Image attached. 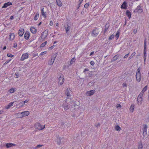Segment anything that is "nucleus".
Instances as JSON below:
<instances>
[{"label": "nucleus", "mask_w": 149, "mask_h": 149, "mask_svg": "<svg viewBox=\"0 0 149 149\" xmlns=\"http://www.w3.org/2000/svg\"><path fill=\"white\" fill-rule=\"evenodd\" d=\"M15 91V88H12L9 90V92L11 93H14Z\"/></svg>", "instance_id": "obj_31"}, {"label": "nucleus", "mask_w": 149, "mask_h": 149, "mask_svg": "<svg viewBox=\"0 0 149 149\" xmlns=\"http://www.w3.org/2000/svg\"><path fill=\"white\" fill-rule=\"evenodd\" d=\"M146 52L145 51V52H144L143 53V58L144 62L146 61Z\"/></svg>", "instance_id": "obj_32"}, {"label": "nucleus", "mask_w": 149, "mask_h": 149, "mask_svg": "<svg viewBox=\"0 0 149 149\" xmlns=\"http://www.w3.org/2000/svg\"><path fill=\"white\" fill-rule=\"evenodd\" d=\"M143 148L142 143L141 141L139 142L138 149H142Z\"/></svg>", "instance_id": "obj_25"}, {"label": "nucleus", "mask_w": 149, "mask_h": 149, "mask_svg": "<svg viewBox=\"0 0 149 149\" xmlns=\"http://www.w3.org/2000/svg\"><path fill=\"white\" fill-rule=\"evenodd\" d=\"M136 81L138 82H139L141 79V74H136Z\"/></svg>", "instance_id": "obj_12"}, {"label": "nucleus", "mask_w": 149, "mask_h": 149, "mask_svg": "<svg viewBox=\"0 0 149 149\" xmlns=\"http://www.w3.org/2000/svg\"><path fill=\"white\" fill-rule=\"evenodd\" d=\"M119 55H116L115 56H114L113 57V60H111V62H112L113 61H114L116 60L119 57Z\"/></svg>", "instance_id": "obj_26"}, {"label": "nucleus", "mask_w": 149, "mask_h": 149, "mask_svg": "<svg viewBox=\"0 0 149 149\" xmlns=\"http://www.w3.org/2000/svg\"><path fill=\"white\" fill-rule=\"evenodd\" d=\"M14 102L10 103L8 105L5 107V108L6 109L9 108L13 106Z\"/></svg>", "instance_id": "obj_28"}, {"label": "nucleus", "mask_w": 149, "mask_h": 149, "mask_svg": "<svg viewBox=\"0 0 149 149\" xmlns=\"http://www.w3.org/2000/svg\"><path fill=\"white\" fill-rule=\"evenodd\" d=\"M30 30L31 32L33 34H35L36 33L37 30L35 28L33 27H31L30 28Z\"/></svg>", "instance_id": "obj_22"}, {"label": "nucleus", "mask_w": 149, "mask_h": 149, "mask_svg": "<svg viewBox=\"0 0 149 149\" xmlns=\"http://www.w3.org/2000/svg\"><path fill=\"white\" fill-rule=\"evenodd\" d=\"M24 29H21L18 31V34L20 36H22L24 33Z\"/></svg>", "instance_id": "obj_14"}, {"label": "nucleus", "mask_w": 149, "mask_h": 149, "mask_svg": "<svg viewBox=\"0 0 149 149\" xmlns=\"http://www.w3.org/2000/svg\"><path fill=\"white\" fill-rule=\"evenodd\" d=\"M119 34H120V32L119 31H117V32L115 35V37H116V39H117L118 38L119 36Z\"/></svg>", "instance_id": "obj_34"}, {"label": "nucleus", "mask_w": 149, "mask_h": 149, "mask_svg": "<svg viewBox=\"0 0 149 149\" xmlns=\"http://www.w3.org/2000/svg\"><path fill=\"white\" fill-rule=\"evenodd\" d=\"M79 5H80L81 4V3L83 1V0H79Z\"/></svg>", "instance_id": "obj_56"}, {"label": "nucleus", "mask_w": 149, "mask_h": 149, "mask_svg": "<svg viewBox=\"0 0 149 149\" xmlns=\"http://www.w3.org/2000/svg\"><path fill=\"white\" fill-rule=\"evenodd\" d=\"M47 43V42L45 41V42L42 43L40 45V47H43L45 46Z\"/></svg>", "instance_id": "obj_38"}, {"label": "nucleus", "mask_w": 149, "mask_h": 149, "mask_svg": "<svg viewBox=\"0 0 149 149\" xmlns=\"http://www.w3.org/2000/svg\"><path fill=\"white\" fill-rule=\"evenodd\" d=\"M144 46H146V39H145L144 41Z\"/></svg>", "instance_id": "obj_58"}, {"label": "nucleus", "mask_w": 149, "mask_h": 149, "mask_svg": "<svg viewBox=\"0 0 149 149\" xmlns=\"http://www.w3.org/2000/svg\"><path fill=\"white\" fill-rule=\"evenodd\" d=\"M61 107L63 110L66 111L69 109L70 106L69 104L67 103L66 101H65V102H64L63 104L61 105Z\"/></svg>", "instance_id": "obj_2"}, {"label": "nucleus", "mask_w": 149, "mask_h": 149, "mask_svg": "<svg viewBox=\"0 0 149 149\" xmlns=\"http://www.w3.org/2000/svg\"><path fill=\"white\" fill-rule=\"evenodd\" d=\"M143 99L142 98V97L138 95L137 99V104L139 105L141 104L143 101Z\"/></svg>", "instance_id": "obj_8"}, {"label": "nucleus", "mask_w": 149, "mask_h": 149, "mask_svg": "<svg viewBox=\"0 0 149 149\" xmlns=\"http://www.w3.org/2000/svg\"><path fill=\"white\" fill-rule=\"evenodd\" d=\"M75 61V59L74 58H73L71 60L70 62V64H72Z\"/></svg>", "instance_id": "obj_37"}, {"label": "nucleus", "mask_w": 149, "mask_h": 149, "mask_svg": "<svg viewBox=\"0 0 149 149\" xmlns=\"http://www.w3.org/2000/svg\"><path fill=\"white\" fill-rule=\"evenodd\" d=\"M141 74V73L140 72V69L139 68L137 69V72L136 73V74Z\"/></svg>", "instance_id": "obj_48"}, {"label": "nucleus", "mask_w": 149, "mask_h": 149, "mask_svg": "<svg viewBox=\"0 0 149 149\" xmlns=\"http://www.w3.org/2000/svg\"><path fill=\"white\" fill-rule=\"evenodd\" d=\"M144 93H143V92H141L138 95L139 96L143 97V95Z\"/></svg>", "instance_id": "obj_49"}, {"label": "nucleus", "mask_w": 149, "mask_h": 149, "mask_svg": "<svg viewBox=\"0 0 149 149\" xmlns=\"http://www.w3.org/2000/svg\"><path fill=\"white\" fill-rule=\"evenodd\" d=\"M90 64H91V65H94L95 63L93 61H91L90 62Z\"/></svg>", "instance_id": "obj_50"}, {"label": "nucleus", "mask_w": 149, "mask_h": 149, "mask_svg": "<svg viewBox=\"0 0 149 149\" xmlns=\"http://www.w3.org/2000/svg\"><path fill=\"white\" fill-rule=\"evenodd\" d=\"M135 105L134 104H132L129 108V110L130 112L132 113L133 112L135 108Z\"/></svg>", "instance_id": "obj_18"}, {"label": "nucleus", "mask_w": 149, "mask_h": 149, "mask_svg": "<svg viewBox=\"0 0 149 149\" xmlns=\"http://www.w3.org/2000/svg\"><path fill=\"white\" fill-rule=\"evenodd\" d=\"M10 60H11V59L9 61H6L4 64L5 65V64H7L10 61Z\"/></svg>", "instance_id": "obj_62"}, {"label": "nucleus", "mask_w": 149, "mask_h": 149, "mask_svg": "<svg viewBox=\"0 0 149 149\" xmlns=\"http://www.w3.org/2000/svg\"><path fill=\"white\" fill-rule=\"evenodd\" d=\"M114 37V35L113 34L109 38V40H110L113 38Z\"/></svg>", "instance_id": "obj_41"}, {"label": "nucleus", "mask_w": 149, "mask_h": 149, "mask_svg": "<svg viewBox=\"0 0 149 149\" xmlns=\"http://www.w3.org/2000/svg\"><path fill=\"white\" fill-rule=\"evenodd\" d=\"M15 75L16 76L15 77L16 78H18L19 77V74L18 73H15Z\"/></svg>", "instance_id": "obj_51"}, {"label": "nucleus", "mask_w": 149, "mask_h": 149, "mask_svg": "<svg viewBox=\"0 0 149 149\" xmlns=\"http://www.w3.org/2000/svg\"><path fill=\"white\" fill-rule=\"evenodd\" d=\"M47 53V52L46 51H44V52H41L40 53V55H43L44 54H46Z\"/></svg>", "instance_id": "obj_46"}, {"label": "nucleus", "mask_w": 149, "mask_h": 149, "mask_svg": "<svg viewBox=\"0 0 149 149\" xmlns=\"http://www.w3.org/2000/svg\"><path fill=\"white\" fill-rule=\"evenodd\" d=\"M29 55L27 53H25L23 54L20 59V60L23 61L25 59H27L28 58Z\"/></svg>", "instance_id": "obj_7"}, {"label": "nucleus", "mask_w": 149, "mask_h": 149, "mask_svg": "<svg viewBox=\"0 0 149 149\" xmlns=\"http://www.w3.org/2000/svg\"><path fill=\"white\" fill-rule=\"evenodd\" d=\"M64 81V79L62 75H61L58 79V84L60 85L63 84Z\"/></svg>", "instance_id": "obj_4"}, {"label": "nucleus", "mask_w": 149, "mask_h": 149, "mask_svg": "<svg viewBox=\"0 0 149 149\" xmlns=\"http://www.w3.org/2000/svg\"><path fill=\"white\" fill-rule=\"evenodd\" d=\"M129 54H126V55L125 56H124V58H127V57H128V56Z\"/></svg>", "instance_id": "obj_59"}, {"label": "nucleus", "mask_w": 149, "mask_h": 149, "mask_svg": "<svg viewBox=\"0 0 149 149\" xmlns=\"http://www.w3.org/2000/svg\"><path fill=\"white\" fill-rule=\"evenodd\" d=\"M88 68H85L84 71V72H85L86 71H88Z\"/></svg>", "instance_id": "obj_63"}, {"label": "nucleus", "mask_w": 149, "mask_h": 149, "mask_svg": "<svg viewBox=\"0 0 149 149\" xmlns=\"http://www.w3.org/2000/svg\"><path fill=\"white\" fill-rule=\"evenodd\" d=\"M56 141L58 145H60L61 143V138L58 135H56Z\"/></svg>", "instance_id": "obj_6"}, {"label": "nucleus", "mask_w": 149, "mask_h": 149, "mask_svg": "<svg viewBox=\"0 0 149 149\" xmlns=\"http://www.w3.org/2000/svg\"><path fill=\"white\" fill-rule=\"evenodd\" d=\"M123 87H126L127 86V85H126V84L123 83Z\"/></svg>", "instance_id": "obj_60"}, {"label": "nucleus", "mask_w": 149, "mask_h": 149, "mask_svg": "<svg viewBox=\"0 0 149 149\" xmlns=\"http://www.w3.org/2000/svg\"><path fill=\"white\" fill-rule=\"evenodd\" d=\"M135 54L136 53L135 52H134L129 57V59H130L132 58L135 55Z\"/></svg>", "instance_id": "obj_35"}, {"label": "nucleus", "mask_w": 149, "mask_h": 149, "mask_svg": "<svg viewBox=\"0 0 149 149\" xmlns=\"http://www.w3.org/2000/svg\"><path fill=\"white\" fill-rule=\"evenodd\" d=\"M94 52H92L90 54V56H91L92 55H93V54H94Z\"/></svg>", "instance_id": "obj_64"}, {"label": "nucleus", "mask_w": 149, "mask_h": 149, "mask_svg": "<svg viewBox=\"0 0 149 149\" xmlns=\"http://www.w3.org/2000/svg\"><path fill=\"white\" fill-rule=\"evenodd\" d=\"M17 46V43H15L13 44V47L15 48Z\"/></svg>", "instance_id": "obj_53"}, {"label": "nucleus", "mask_w": 149, "mask_h": 149, "mask_svg": "<svg viewBox=\"0 0 149 149\" xmlns=\"http://www.w3.org/2000/svg\"><path fill=\"white\" fill-rule=\"evenodd\" d=\"M16 117L18 118H22L23 117L22 112L18 113L16 114Z\"/></svg>", "instance_id": "obj_24"}, {"label": "nucleus", "mask_w": 149, "mask_h": 149, "mask_svg": "<svg viewBox=\"0 0 149 149\" xmlns=\"http://www.w3.org/2000/svg\"><path fill=\"white\" fill-rule=\"evenodd\" d=\"M15 145L12 143H7L6 144V148H9L12 146H14Z\"/></svg>", "instance_id": "obj_19"}, {"label": "nucleus", "mask_w": 149, "mask_h": 149, "mask_svg": "<svg viewBox=\"0 0 149 149\" xmlns=\"http://www.w3.org/2000/svg\"><path fill=\"white\" fill-rule=\"evenodd\" d=\"M19 105L20 106V107H22L24 105V103L23 102H21L19 104Z\"/></svg>", "instance_id": "obj_40"}, {"label": "nucleus", "mask_w": 149, "mask_h": 149, "mask_svg": "<svg viewBox=\"0 0 149 149\" xmlns=\"http://www.w3.org/2000/svg\"><path fill=\"white\" fill-rule=\"evenodd\" d=\"M127 4V3H126L125 2H124L122 4V5H121V8H124L125 9V8L126 4Z\"/></svg>", "instance_id": "obj_33"}, {"label": "nucleus", "mask_w": 149, "mask_h": 149, "mask_svg": "<svg viewBox=\"0 0 149 149\" xmlns=\"http://www.w3.org/2000/svg\"><path fill=\"white\" fill-rule=\"evenodd\" d=\"M115 130L118 131H120L121 130V128L118 125H116L115 127Z\"/></svg>", "instance_id": "obj_29"}, {"label": "nucleus", "mask_w": 149, "mask_h": 149, "mask_svg": "<svg viewBox=\"0 0 149 149\" xmlns=\"http://www.w3.org/2000/svg\"><path fill=\"white\" fill-rule=\"evenodd\" d=\"M53 22L52 21H51L49 23L50 25L52 26L53 25Z\"/></svg>", "instance_id": "obj_54"}, {"label": "nucleus", "mask_w": 149, "mask_h": 149, "mask_svg": "<svg viewBox=\"0 0 149 149\" xmlns=\"http://www.w3.org/2000/svg\"><path fill=\"white\" fill-rule=\"evenodd\" d=\"M95 92L94 90H92L88 91L86 93V94L87 96H91Z\"/></svg>", "instance_id": "obj_11"}, {"label": "nucleus", "mask_w": 149, "mask_h": 149, "mask_svg": "<svg viewBox=\"0 0 149 149\" xmlns=\"http://www.w3.org/2000/svg\"><path fill=\"white\" fill-rule=\"evenodd\" d=\"M137 9L139 12L141 13L143 11L142 9H141L137 8Z\"/></svg>", "instance_id": "obj_47"}, {"label": "nucleus", "mask_w": 149, "mask_h": 149, "mask_svg": "<svg viewBox=\"0 0 149 149\" xmlns=\"http://www.w3.org/2000/svg\"><path fill=\"white\" fill-rule=\"evenodd\" d=\"M23 117L28 116L29 114V111H26L22 112Z\"/></svg>", "instance_id": "obj_16"}, {"label": "nucleus", "mask_w": 149, "mask_h": 149, "mask_svg": "<svg viewBox=\"0 0 149 149\" xmlns=\"http://www.w3.org/2000/svg\"><path fill=\"white\" fill-rule=\"evenodd\" d=\"M147 125H144L143 129V134L144 135H146L147 134Z\"/></svg>", "instance_id": "obj_21"}, {"label": "nucleus", "mask_w": 149, "mask_h": 149, "mask_svg": "<svg viewBox=\"0 0 149 149\" xmlns=\"http://www.w3.org/2000/svg\"><path fill=\"white\" fill-rule=\"evenodd\" d=\"M43 146V145H40V144L38 145L35 147H34L33 148V149H36L37 148H40V147H42Z\"/></svg>", "instance_id": "obj_36"}, {"label": "nucleus", "mask_w": 149, "mask_h": 149, "mask_svg": "<svg viewBox=\"0 0 149 149\" xmlns=\"http://www.w3.org/2000/svg\"><path fill=\"white\" fill-rule=\"evenodd\" d=\"M71 91L70 90V88H68L66 90V95L67 97L68 98H69L71 95Z\"/></svg>", "instance_id": "obj_9"}, {"label": "nucleus", "mask_w": 149, "mask_h": 149, "mask_svg": "<svg viewBox=\"0 0 149 149\" xmlns=\"http://www.w3.org/2000/svg\"><path fill=\"white\" fill-rule=\"evenodd\" d=\"M116 107L117 109L118 108H120L122 107L121 105L119 104H117Z\"/></svg>", "instance_id": "obj_39"}, {"label": "nucleus", "mask_w": 149, "mask_h": 149, "mask_svg": "<svg viewBox=\"0 0 149 149\" xmlns=\"http://www.w3.org/2000/svg\"><path fill=\"white\" fill-rule=\"evenodd\" d=\"M147 87H148L147 86H146L142 90L143 91L145 92L147 90Z\"/></svg>", "instance_id": "obj_42"}, {"label": "nucleus", "mask_w": 149, "mask_h": 149, "mask_svg": "<svg viewBox=\"0 0 149 149\" xmlns=\"http://www.w3.org/2000/svg\"><path fill=\"white\" fill-rule=\"evenodd\" d=\"M12 4V3L10 2H9L7 3H6L4 4L3 6H2V8H6L8 7V6H10V5H11Z\"/></svg>", "instance_id": "obj_17"}, {"label": "nucleus", "mask_w": 149, "mask_h": 149, "mask_svg": "<svg viewBox=\"0 0 149 149\" xmlns=\"http://www.w3.org/2000/svg\"><path fill=\"white\" fill-rule=\"evenodd\" d=\"M99 33L98 30L96 29H94L93 30L92 32V36H97Z\"/></svg>", "instance_id": "obj_10"}, {"label": "nucleus", "mask_w": 149, "mask_h": 149, "mask_svg": "<svg viewBox=\"0 0 149 149\" xmlns=\"http://www.w3.org/2000/svg\"><path fill=\"white\" fill-rule=\"evenodd\" d=\"M30 36L29 32L28 31H26L24 35V38L26 39H28Z\"/></svg>", "instance_id": "obj_20"}, {"label": "nucleus", "mask_w": 149, "mask_h": 149, "mask_svg": "<svg viewBox=\"0 0 149 149\" xmlns=\"http://www.w3.org/2000/svg\"><path fill=\"white\" fill-rule=\"evenodd\" d=\"M70 30V28H69L68 26V27L66 29V32L67 33H68V32Z\"/></svg>", "instance_id": "obj_45"}, {"label": "nucleus", "mask_w": 149, "mask_h": 149, "mask_svg": "<svg viewBox=\"0 0 149 149\" xmlns=\"http://www.w3.org/2000/svg\"><path fill=\"white\" fill-rule=\"evenodd\" d=\"M56 57V55H55L53 56V57L52 56V58L48 61V64L50 65H52L54 61V60L55 59Z\"/></svg>", "instance_id": "obj_5"}, {"label": "nucleus", "mask_w": 149, "mask_h": 149, "mask_svg": "<svg viewBox=\"0 0 149 149\" xmlns=\"http://www.w3.org/2000/svg\"><path fill=\"white\" fill-rule=\"evenodd\" d=\"M48 35V31L46 30L45 31L42 33L40 38L41 40L44 41L47 38Z\"/></svg>", "instance_id": "obj_3"}, {"label": "nucleus", "mask_w": 149, "mask_h": 149, "mask_svg": "<svg viewBox=\"0 0 149 149\" xmlns=\"http://www.w3.org/2000/svg\"><path fill=\"white\" fill-rule=\"evenodd\" d=\"M89 6V3H87L84 5V7L85 8H87Z\"/></svg>", "instance_id": "obj_44"}, {"label": "nucleus", "mask_w": 149, "mask_h": 149, "mask_svg": "<svg viewBox=\"0 0 149 149\" xmlns=\"http://www.w3.org/2000/svg\"><path fill=\"white\" fill-rule=\"evenodd\" d=\"M15 38V35L14 33H10L9 40H12L14 39Z\"/></svg>", "instance_id": "obj_13"}, {"label": "nucleus", "mask_w": 149, "mask_h": 149, "mask_svg": "<svg viewBox=\"0 0 149 149\" xmlns=\"http://www.w3.org/2000/svg\"><path fill=\"white\" fill-rule=\"evenodd\" d=\"M57 5L59 7L62 6L63 4L60 0H56Z\"/></svg>", "instance_id": "obj_23"}, {"label": "nucleus", "mask_w": 149, "mask_h": 149, "mask_svg": "<svg viewBox=\"0 0 149 149\" xmlns=\"http://www.w3.org/2000/svg\"><path fill=\"white\" fill-rule=\"evenodd\" d=\"M126 14L128 17L129 19H130L131 15V14L130 12L129 11L127 10L126 12Z\"/></svg>", "instance_id": "obj_27"}, {"label": "nucleus", "mask_w": 149, "mask_h": 149, "mask_svg": "<svg viewBox=\"0 0 149 149\" xmlns=\"http://www.w3.org/2000/svg\"><path fill=\"white\" fill-rule=\"evenodd\" d=\"M146 46H144V52H146Z\"/></svg>", "instance_id": "obj_57"}, {"label": "nucleus", "mask_w": 149, "mask_h": 149, "mask_svg": "<svg viewBox=\"0 0 149 149\" xmlns=\"http://www.w3.org/2000/svg\"><path fill=\"white\" fill-rule=\"evenodd\" d=\"M29 100H25L24 102H23V103H24V104H25V103H26L27 102H28Z\"/></svg>", "instance_id": "obj_61"}, {"label": "nucleus", "mask_w": 149, "mask_h": 149, "mask_svg": "<svg viewBox=\"0 0 149 149\" xmlns=\"http://www.w3.org/2000/svg\"><path fill=\"white\" fill-rule=\"evenodd\" d=\"M44 8H41V13L42 14V15L44 17V18H46V12L44 10Z\"/></svg>", "instance_id": "obj_15"}, {"label": "nucleus", "mask_w": 149, "mask_h": 149, "mask_svg": "<svg viewBox=\"0 0 149 149\" xmlns=\"http://www.w3.org/2000/svg\"><path fill=\"white\" fill-rule=\"evenodd\" d=\"M36 129L39 130H42L45 127V125H42L38 122L36 123L34 125Z\"/></svg>", "instance_id": "obj_1"}, {"label": "nucleus", "mask_w": 149, "mask_h": 149, "mask_svg": "<svg viewBox=\"0 0 149 149\" xmlns=\"http://www.w3.org/2000/svg\"><path fill=\"white\" fill-rule=\"evenodd\" d=\"M137 32V30L136 29H134V30L133 32L134 34H136Z\"/></svg>", "instance_id": "obj_55"}, {"label": "nucleus", "mask_w": 149, "mask_h": 149, "mask_svg": "<svg viewBox=\"0 0 149 149\" xmlns=\"http://www.w3.org/2000/svg\"><path fill=\"white\" fill-rule=\"evenodd\" d=\"M7 56L8 57H12L14 55L11 54L10 53H8L7 54Z\"/></svg>", "instance_id": "obj_43"}, {"label": "nucleus", "mask_w": 149, "mask_h": 149, "mask_svg": "<svg viewBox=\"0 0 149 149\" xmlns=\"http://www.w3.org/2000/svg\"><path fill=\"white\" fill-rule=\"evenodd\" d=\"M39 13H37L34 17V19L35 20H37L38 19L39 17Z\"/></svg>", "instance_id": "obj_30"}, {"label": "nucleus", "mask_w": 149, "mask_h": 149, "mask_svg": "<svg viewBox=\"0 0 149 149\" xmlns=\"http://www.w3.org/2000/svg\"><path fill=\"white\" fill-rule=\"evenodd\" d=\"M54 47V45H53V46H52L50 47H49V50H51L52 48H53Z\"/></svg>", "instance_id": "obj_52"}]
</instances>
